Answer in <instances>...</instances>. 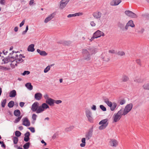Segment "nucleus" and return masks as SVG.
Returning <instances> with one entry per match:
<instances>
[{"label":"nucleus","instance_id":"46","mask_svg":"<svg viewBox=\"0 0 149 149\" xmlns=\"http://www.w3.org/2000/svg\"><path fill=\"white\" fill-rule=\"evenodd\" d=\"M30 140L29 136H27L24 137V140L25 142H28Z\"/></svg>","mask_w":149,"mask_h":149},{"label":"nucleus","instance_id":"24","mask_svg":"<svg viewBox=\"0 0 149 149\" xmlns=\"http://www.w3.org/2000/svg\"><path fill=\"white\" fill-rule=\"evenodd\" d=\"M82 15V13H76L74 14H69L68 16V17H75L76 16H79Z\"/></svg>","mask_w":149,"mask_h":149},{"label":"nucleus","instance_id":"21","mask_svg":"<svg viewBox=\"0 0 149 149\" xmlns=\"http://www.w3.org/2000/svg\"><path fill=\"white\" fill-rule=\"evenodd\" d=\"M54 16L53 14H51L47 17L45 18L44 21V22L45 23H47L49 21L52 19L54 18Z\"/></svg>","mask_w":149,"mask_h":149},{"label":"nucleus","instance_id":"5","mask_svg":"<svg viewBox=\"0 0 149 149\" xmlns=\"http://www.w3.org/2000/svg\"><path fill=\"white\" fill-rule=\"evenodd\" d=\"M39 103L38 102H36L34 103L32 105L31 110L33 112H36L37 113L38 109L39 107Z\"/></svg>","mask_w":149,"mask_h":149},{"label":"nucleus","instance_id":"45","mask_svg":"<svg viewBox=\"0 0 149 149\" xmlns=\"http://www.w3.org/2000/svg\"><path fill=\"white\" fill-rule=\"evenodd\" d=\"M47 55V53L44 51H42L40 55L42 56H46Z\"/></svg>","mask_w":149,"mask_h":149},{"label":"nucleus","instance_id":"31","mask_svg":"<svg viewBox=\"0 0 149 149\" xmlns=\"http://www.w3.org/2000/svg\"><path fill=\"white\" fill-rule=\"evenodd\" d=\"M30 143L29 142L26 143L23 146L24 149H28L30 146Z\"/></svg>","mask_w":149,"mask_h":149},{"label":"nucleus","instance_id":"48","mask_svg":"<svg viewBox=\"0 0 149 149\" xmlns=\"http://www.w3.org/2000/svg\"><path fill=\"white\" fill-rule=\"evenodd\" d=\"M0 144H1V146L3 147L4 148H5L6 146L4 142L2 141H1L0 140Z\"/></svg>","mask_w":149,"mask_h":149},{"label":"nucleus","instance_id":"56","mask_svg":"<svg viewBox=\"0 0 149 149\" xmlns=\"http://www.w3.org/2000/svg\"><path fill=\"white\" fill-rule=\"evenodd\" d=\"M90 24L92 26H95V23L94 21H91L90 22Z\"/></svg>","mask_w":149,"mask_h":149},{"label":"nucleus","instance_id":"1","mask_svg":"<svg viewBox=\"0 0 149 149\" xmlns=\"http://www.w3.org/2000/svg\"><path fill=\"white\" fill-rule=\"evenodd\" d=\"M85 113L86 116L88 120L91 123L93 122V119L92 112L89 109H85Z\"/></svg>","mask_w":149,"mask_h":149},{"label":"nucleus","instance_id":"63","mask_svg":"<svg viewBox=\"0 0 149 149\" xmlns=\"http://www.w3.org/2000/svg\"><path fill=\"white\" fill-rule=\"evenodd\" d=\"M91 109L92 110H96V107L95 105H93L92 107H91Z\"/></svg>","mask_w":149,"mask_h":149},{"label":"nucleus","instance_id":"62","mask_svg":"<svg viewBox=\"0 0 149 149\" xmlns=\"http://www.w3.org/2000/svg\"><path fill=\"white\" fill-rule=\"evenodd\" d=\"M24 104H25L24 103V102H20L19 103V105L21 107H22L24 105Z\"/></svg>","mask_w":149,"mask_h":149},{"label":"nucleus","instance_id":"50","mask_svg":"<svg viewBox=\"0 0 149 149\" xmlns=\"http://www.w3.org/2000/svg\"><path fill=\"white\" fill-rule=\"evenodd\" d=\"M54 103H55L57 104H58L60 103H61L62 102V101L61 100H54Z\"/></svg>","mask_w":149,"mask_h":149},{"label":"nucleus","instance_id":"43","mask_svg":"<svg viewBox=\"0 0 149 149\" xmlns=\"http://www.w3.org/2000/svg\"><path fill=\"white\" fill-rule=\"evenodd\" d=\"M100 107L101 109H102L103 111H106V108L104 107L102 105H101L100 106Z\"/></svg>","mask_w":149,"mask_h":149},{"label":"nucleus","instance_id":"55","mask_svg":"<svg viewBox=\"0 0 149 149\" xmlns=\"http://www.w3.org/2000/svg\"><path fill=\"white\" fill-rule=\"evenodd\" d=\"M25 23V20H23L21 23L19 24V27H22L24 24Z\"/></svg>","mask_w":149,"mask_h":149},{"label":"nucleus","instance_id":"19","mask_svg":"<svg viewBox=\"0 0 149 149\" xmlns=\"http://www.w3.org/2000/svg\"><path fill=\"white\" fill-rule=\"evenodd\" d=\"M118 26L123 31L126 30L125 29V24L124 23L119 22L118 23Z\"/></svg>","mask_w":149,"mask_h":149},{"label":"nucleus","instance_id":"60","mask_svg":"<svg viewBox=\"0 0 149 149\" xmlns=\"http://www.w3.org/2000/svg\"><path fill=\"white\" fill-rule=\"evenodd\" d=\"M0 69L3 70H8V69L6 67H4L2 66H0Z\"/></svg>","mask_w":149,"mask_h":149},{"label":"nucleus","instance_id":"38","mask_svg":"<svg viewBox=\"0 0 149 149\" xmlns=\"http://www.w3.org/2000/svg\"><path fill=\"white\" fill-rule=\"evenodd\" d=\"M117 54L120 56H123L125 55V53L123 51H120L117 52Z\"/></svg>","mask_w":149,"mask_h":149},{"label":"nucleus","instance_id":"6","mask_svg":"<svg viewBox=\"0 0 149 149\" xmlns=\"http://www.w3.org/2000/svg\"><path fill=\"white\" fill-rule=\"evenodd\" d=\"M93 127L91 128L88 130V132L86 133L85 134V137L87 140H89L92 136L93 135Z\"/></svg>","mask_w":149,"mask_h":149},{"label":"nucleus","instance_id":"59","mask_svg":"<svg viewBox=\"0 0 149 149\" xmlns=\"http://www.w3.org/2000/svg\"><path fill=\"white\" fill-rule=\"evenodd\" d=\"M136 62L137 64L140 65V66L141 65V61L139 59H137L136 60Z\"/></svg>","mask_w":149,"mask_h":149},{"label":"nucleus","instance_id":"23","mask_svg":"<svg viewBox=\"0 0 149 149\" xmlns=\"http://www.w3.org/2000/svg\"><path fill=\"white\" fill-rule=\"evenodd\" d=\"M108 120L107 119H105L101 120L99 123V125H108Z\"/></svg>","mask_w":149,"mask_h":149},{"label":"nucleus","instance_id":"39","mask_svg":"<svg viewBox=\"0 0 149 149\" xmlns=\"http://www.w3.org/2000/svg\"><path fill=\"white\" fill-rule=\"evenodd\" d=\"M101 125H102L101 126H100L99 127V129L100 130H102L103 129H104L107 126V125H103V124L102 125L101 124Z\"/></svg>","mask_w":149,"mask_h":149},{"label":"nucleus","instance_id":"8","mask_svg":"<svg viewBox=\"0 0 149 149\" xmlns=\"http://www.w3.org/2000/svg\"><path fill=\"white\" fill-rule=\"evenodd\" d=\"M16 59L14 58L13 56H9L7 58L3 59L2 61H4V63H6L10 61L13 62Z\"/></svg>","mask_w":149,"mask_h":149},{"label":"nucleus","instance_id":"30","mask_svg":"<svg viewBox=\"0 0 149 149\" xmlns=\"http://www.w3.org/2000/svg\"><path fill=\"white\" fill-rule=\"evenodd\" d=\"M122 80L123 81L126 82L129 80V78L127 76L124 75L123 76Z\"/></svg>","mask_w":149,"mask_h":149},{"label":"nucleus","instance_id":"15","mask_svg":"<svg viewBox=\"0 0 149 149\" xmlns=\"http://www.w3.org/2000/svg\"><path fill=\"white\" fill-rule=\"evenodd\" d=\"M42 95L40 93H36L34 95V98L37 100H40L42 97Z\"/></svg>","mask_w":149,"mask_h":149},{"label":"nucleus","instance_id":"58","mask_svg":"<svg viewBox=\"0 0 149 149\" xmlns=\"http://www.w3.org/2000/svg\"><path fill=\"white\" fill-rule=\"evenodd\" d=\"M104 102L106 103L107 102H108L109 101V100L108 98H104L103 99Z\"/></svg>","mask_w":149,"mask_h":149},{"label":"nucleus","instance_id":"28","mask_svg":"<svg viewBox=\"0 0 149 149\" xmlns=\"http://www.w3.org/2000/svg\"><path fill=\"white\" fill-rule=\"evenodd\" d=\"M117 104L115 102H113L112 106L110 107L111 110L112 111H114L117 106Z\"/></svg>","mask_w":149,"mask_h":149},{"label":"nucleus","instance_id":"26","mask_svg":"<svg viewBox=\"0 0 149 149\" xmlns=\"http://www.w3.org/2000/svg\"><path fill=\"white\" fill-rule=\"evenodd\" d=\"M21 112L19 109L15 110L14 112V114L16 116H20Z\"/></svg>","mask_w":149,"mask_h":149},{"label":"nucleus","instance_id":"35","mask_svg":"<svg viewBox=\"0 0 149 149\" xmlns=\"http://www.w3.org/2000/svg\"><path fill=\"white\" fill-rule=\"evenodd\" d=\"M125 102L126 100L124 99H121L118 101V103L121 105L125 104Z\"/></svg>","mask_w":149,"mask_h":149},{"label":"nucleus","instance_id":"54","mask_svg":"<svg viewBox=\"0 0 149 149\" xmlns=\"http://www.w3.org/2000/svg\"><path fill=\"white\" fill-rule=\"evenodd\" d=\"M106 104L108 105V106L110 107L112 106V103L111 101H109Z\"/></svg>","mask_w":149,"mask_h":149},{"label":"nucleus","instance_id":"64","mask_svg":"<svg viewBox=\"0 0 149 149\" xmlns=\"http://www.w3.org/2000/svg\"><path fill=\"white\" fill-rule=\"evenodd\" d=\"M86 139L84 138H82L81 142L82 143H86Z\"/></svg>","mask_w":149,"mask_h":149},{"label":"nucleus","instance_id":"3","mask_svg":"<svg viewBox=\"0 0 149 149\" xmlns=\"http://www.w3.org/2000/svg\"><path fill=\"white\" fill-rule=\"evenodd\" d=\"M49 108V106L46 103H43L42 104L41 106H39V108L38 109L37 113H42L45 109Z\"/></svg>","mask_w":149,"mask_h":149},{"label":"nucleus","instance_id":"42","mask_svg":"<svg viewBox=\"0 0 149 149\" xmlns=\"http://www.w3.org/2000/svg\"><path fill=\"white\" fill-rule=\"evenodd\" d=\"M50 66L49 65L47 66L45 68V69L44 72L45 73L47 72L50 70Z\"/></svg>","mask_w":149,"mask_h":149},{"label":"nucleus","instance_id":"13","mask_svg":"<svg viewBox=\"0 0 149 149\" xmlns=\"http://www.w3.org/2000/svg\"><path fill=\"white\" fill-rule=\"evenodd\" d=\"M129 26H130L132 27H134L135 26V25L132 20H130L127 23L126 25L125 26L126 30H127L128 29Z\"/></svg>","mask_w":149,"mask_h":149},{"label":"nucleus","instance_id":"2","mask_svg":"<svg viewBox=\"0 0 149 149\" xmlns=\"http://www.w3.org/2000/svg\"><path fill=\"white\" fill-rule=\"evenodd\" d=\"M82 54L84 60L87 61H88L90 60V54L87 49H82Z\"/></svg>","mask_w":149,"mask_h":149},{"label":"nucleus","instance_id":"37","mask_svg":"<svg viewBox=\"0 0 149 149\" xmlns=\"http://www.w3.org/2000/svg\"><path fill=\"white\" fill-rule=\"evenodd\" d=\"M6 102V100L5 99L3 100L1 102V105L2 107H4Z\"/></svg>","mask_w":149,"mask_h":149},{"label":"nucleus","instance_id":"7","mask_svg":"<svg viewBox=\"0 0 149 149\" xmlns=\"http://www.w3.org/2000/svg\"><path fill=\"white\" fill-rule=\"evenodd\" d=\"M125 13L127 16L133 18H136L137 15L132 11L130 10H126L125 11Z\"/></svg>","mask_w":149,"mask_h":149},{"label":"nucleus","instance_id":"22","mask_svg":"<svg viewBox=\"0 0 149 149\" xmlns=\"http://www.w3.org/2000/svg\"><path fill=\"white\" fill-rule=\"evenodd\" d=\"M34 45L33 44H31L28 47L27 50L29 52H33L35 51L34 48Z\"/></svg>","mask_w":149,"mask_h":149},{"label":"nucleus","instance_id":"41","mask_svg":"<svg viewBox=\"0 0 149 149\" xmlns=\"http://www.w3.org/2000/svg\"><path fill=\"white\" fill-rule=\"evenodd\" d=\"M21 133L18 131H16L15 132V135L17 137H19L21 135Z\"/></svg>","mask_w":149,"mask_h":149},{"label":"nucleus","instance_id":"18","mask_svg":"<svg viewBox=\"0 0 149 149\" xmlns=\"http://www.w3.org/2000/svg\"><path fill=\"white\" fill-rule=\"evenodd\" d=\"M121 2V0H112L110 4L111 6H116L118 5Z\"/></svg>","mask_w":149,"mask_h":149},{"label":"nucleus","instance_id":"49","mask_svg":"<svg viewBox=\"0 0 149 149\" xmlns=\"http://www.w3.org/2000/svg\"><path fill=\"white\" fill-rule=\"evenodd\" d=\"M30 73V72L29 71H25L22 74L23 75H25L26 74L28 75Z\"/></svg>","mask_w":149,"mask_h":149},{"label":"nucleus","instance_id":"17","mask_svg":"<svg viewBox=\"0 0 149 149\" xmlns=\"http://www.w3.org/2000/svg\"><path fill=\"white\" fill-rule=\"evenodd\" d=\"M121 116L118 114L116 113L114 115L113 121L115 122H116L119 121L121 118Z\"/></svg>","mask_w":149,"mask_h":149},{"label":"nucleus","instance_id":"40","mask_svg":"<svg viewBox=\"0 0 149 149\" xmlns=\"http://www.w3.org/2000/svg\"><path fill=\"white\" fill-rule=\"evenodd\" d=\"M17 117H18V118L15 119V123H17L18 122H19V121L20 120V119L22 118V116H17Z\"/></svg>","mask_w":149,"mask_h":149},{"label":"nucleus","instance_id":"12","mask_svg":"<svg viewBox=\"0 0 149 149\" xmlns=\"http://www.w3.org/2000/svg\"><path fill=\"white\" fill-rule=\"evenodd\" d=\"M69 0H62L60 2V8L61 9H63L67 4Z\"/></svg>","mask_w":149,"mask_h":149},{"label":"nucleus","instance_id":"36","mask_svg":"<svg viewBox=\"0 0 149 149\" xmlns=\"http://www.w3.org/2000/svg\"><path fill=\"white\" fill-rule=\"evenodd\" d=\"M13 142L15 144H16L17 143L18 141V139L17 137H14L13 138Z\"/></svg>","mask_w":149,"mask_h":149},{"label":"nucleus","instance_id":"33","mask_svg":"<svg viewBox=\"0 0 149 149\" xmlns=\"http://www.w3.org/2000/svg\"><path fill=\"white\" fill-rule=\"evenodd\" d=\"M14 102L13 101H11L8 103V106L9 108H12L14 106Z\"/></svg>","mask_w":149,"mask_h":149},{"label":"nucleus","instance_id":"16","mask_svg":"<svg viewBox=\"0 0 149 149\" xmlns=\"http://www.w3.org/2000/svg\"><path fill=\"white\" fill-rule=\"evenodd\" d=\"M46 103L48 104L50 106H53L54 103V100L49 98L47 100H46Z\"/></svg>","mask_w":149,"mask_h":149},{"label":"nucleus","instance_id":"25","mask_svg":"<svg viewBox=\"0 0 149 149\" xmlns=\"http://www.w3.org/2000/svg\"><path fill=\"white\" fill-rule=\"evenodd\" d=\"M17 95L16 91L13 90L10 91L9 93V96L10 97H14Z\"/></svg>","mask_w":149,"mask_h":149},{"label":"nucleus","instance_id":"20","mask_svg":"<svg viewBox=\"0 0 149 149\" xmlns=\"http://www.w3.org/2000/svg\"><path fill=\"white\" fill-rule=\"evenodd\" d=\"M87 49L89 51V53L91 55L97 52L96 49L93 47H90Z\"/></svg>","mask_w":149,"mask_h":149},{"label":"nucleus","instance_id":"9","mask_svg":"<svg viewBox=\"0 0 149 149\" xmlns=\"http://www.w3.org/2000/svg\"><path fill=\"white\" fill-rule=\"evenodd\" d=\"M110 146L112 147H116L118 144V141L115 139H111L109 141Z\"/></svg>","mask_w":149,"mask_h":149},{"label":"nucleus","instance_id":"14","mask_svg":"<svg viewBox=\"0 0 149 149\" xmlns=\"http://www.w3.org/2000/svg\"><path fill=\"white\" fill-rule=\"evenodd\" d=\"M22 124L26 127L29 126L30 123L29 121L27 118H25L23 119Z\"/></svg>","mask_w":149,"mask_h":149},{"label":"nucleus","instance_id":"61","mask_svg":"<svg viewBox=\"0 0 149 149\" xmlns=\"http://www.w3.org/2000/svg\"><path fill=\"white\" fill-rule=\"evenodd\" d=\"M0 3L2 5H4L5 3V0H0Z\"/></svg>","mask_w":149,"mask_h":149},{"label":"nucleus","instance_id":"27","mask_svg":"<svg viewBox=\"0 0 149 149\" xmlns=\"http://www.w3.org/2000/svg\"><path fill=\"white\" fill-rule=\"evenodd\" d=\"M25 86L29 90H31L33 89V86L30 83H27L26 84Z\"/></svg>","mask_w":149,"mask_h":149},{"label":"nucleus","instance_id":"44","mask_svg":"<svg viewBox=\"0 0 149 149\" xmlns=\"http://www.w3.org/2000/svg\"><path fill=\"white\" fill-rule=\"evenodd\" d=\"M37 117V115L35 114H33L32 115V119L34 120H36V118Z\"/></svg>","mask_w":149,"mask_h":149},{"label":"nucleus","instance_id":"47","mask_svg":"<svg viewBox=\"0 0 149 149\" xmlns=\"http://www.w3.org/2000/svg\"><path fill=\"white\" fill-rule=\"evenodd\" d=\"M71 43L70 41H65L64 42L63 44L66 45H68Z\"/></svg>","mask_w":149,"mask_h":149},{"label":"nucleus","instance_id":"4","mask_svg":"<svg viewBox=\"0 0 149 149\" xmlns=\"http://www.w3.org/2000/svg\"><path fill=\"white\" fill-rule=\"evenodd\" d=\"M133 107V104L132 103H130L126 105L125 107L124 110V115L127 114L132 109Z\"/></svg>","mask_w":149,"mask_h":149},{"label":"nucleus","instance_id":"53","mask_svg":"<svg viewBox=\"0 0 149 149\" xmlns=\"http://www.w3.org/2000/svg\"><path fill=\"white\" fill-rule=\"evenodd\" d=\"M44 97L45 99L47 100L49 99V96L47 94H45L44 95Z\"/></svg>","mask_w":149,"mask_h":149},{"label":"nucleus","instance_id":"51","mask_svg":"<svg viewBox=\"0 0 149 149\" xmlns=\"http://www.w3.org/2000/svg\"><path fill=\"white\" fill-rule=\"evenodd\" d=\"M28 129L33 133H34L35 132V129L33 127H29Z\"/></svg>","mask_w":149,"mask_h":149},{"label":"nucleus","instance_id":"57","mask_svg":"<svg viewBox=\"0 0 149 149\" xmlns=\"http://www.w3.org/2000/svg\"><path fill=\"white\" fill-rule=\"evenodd\" d=\"M24 137H26L27 136H30V134L29 132H27L26 133L24 134Z\"/></svg>","mask_w":149,"mask_h":149},{"label":"nucleus","instance_id":"32","mask_svg":"<svg viewBox=\"0 0 149 149\" xmlns=\"http://www.w3.org/2000/svg\"><path fill=\"white\" fill-rule=\"evenodd\" d=\"M117 113L120 116V115L121 117L122 115L125 116V115L123 114L124 113V110L123 111L122 109H121L118 111Z\"/></svg>","mask_w":149,"mask_h":149},{"label":"nucleus","instance_id":"29","mask_svg":"<svg viewBox=\"0 0 149 149\" xmlns=\"http://www.w3.org/2000/svg\"><path fill=\"white\" fill-rule=\"evenodd\" d=\"M74 128V126H71L69 127L66 128L65 129V131L66 132H68L72 130Z\"/></svg>","mask_w":149,"mask_h":149},{"label":"nucleus","instance_id":"52","mask_svg":"<svg viewBox=\"0 0 149 149\" xmlns=\"http://www.w3.org/2000/svg\"><path fill=\"white\" fill-rule=\"evenodd\" d=\"M16 61H18V63H19V62H22L24 60L23 59H22V58H17V60H16Z\"/></svg>","mask_w":149,"mask_h":149},{"label":"nucleus","instance_id":"10","mask_svg":"<svg viewBox=\"0 0 149 149\" xmlns=\"http://www.w3.org/2000/svg\"><path fill=\"white\" fill-rule=\"evenodd\" d=\"M93 35L95 37V38H97L100 37L101 36H104V34L103 32L97 30L94 33Z\"/></svg>","mask_w":149,"mask_h":149},{"label":"nucleus","instance_id":"11","mask_svg":"<svg viewBox=\"0 0 149 149\" xmlns=\"http://www.w3.org/2000/svg\"><path fill=\"white\" fill-rule=\"evenodd\" d=\"M102 15V13L98 11L93 12L92 14V15L94 18L97 19H100Z\"/></svg>","mask_w":149,"mask_h":149},{"label":"nucleus","instance_id":"34","mask_svg":"<svg viewBox=\"0 0 149 149\" xmlns=\"http://www.w3.org/2000/svg\"><path fill=\"white\" fill-rule=\"evenodd\" d=\"M143 88L145 90H149V83L145 84L143 86Z\"/></svg>","mask_w":149,"mask_h":149}]
</instances>
